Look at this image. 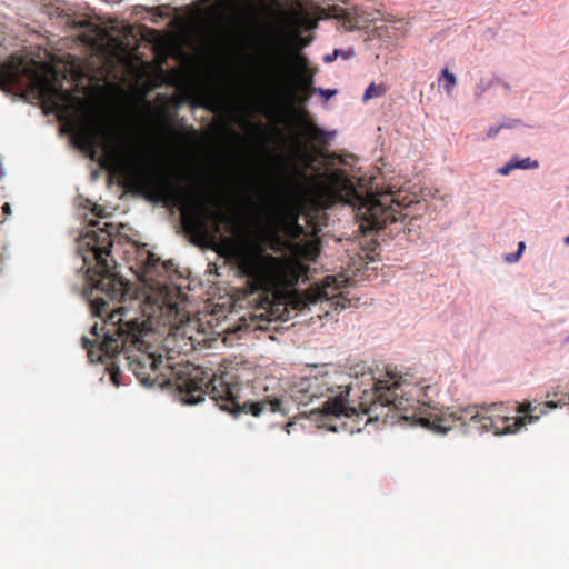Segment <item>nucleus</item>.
<instances>
[{
	"mask_svg": "<svg viewBox=\"0 0 569 569\" xmlns=\"http://www.w3.org/2000/svg\"><path fill=\"white\" fill-rule=\"evenodd\" d=\"M111 247V233L103 228L81 231L73 261H81L78 273L83 272L82 293L97 318L89 336L82 337V348L91 363H107L114 386L121 385L118 366L121 363L143 386L174 388L187 405L199 403L208 395L220 410L233 417H259L266 410L288 413L283 397L254 399V387L242 383L234 375L224 372L207 378L200 367L189 362L171 365L169 359L164 363L161 355L149 351L151 346L146 343L144 336L150 326L137 311L122 305L132 288L108 262Z\"/></svg>",
	"mask_w": 569,
	"mask_h": 569,
	"instance_id": "obj_1",
	"label": "nucleus"
},
{
	"mask_svg": "<svg viewBox=\"0 0 569 569\" xmlns=\"http://www.w3.org/2000/svg\"><path fill=\"white\" fill-rule=\"evenodd\" d=\"M352 381L349 375L340 371H325L318 375L300 378L289 389V397L298 406H318L310 410L319 420L351 418L360 413L368 416V420H378L389 417L399 420H413L420 423H430L428 419L417 418V406L431 407L428 396L430 386L419 387L401 381L396 376L388 375L386 379L377 380L371 392L363 391L360 401L350 399Z\"/></svg>",
	"mask_w": 569,
	"mask_h": 569,
	"instance_id": "obj_2",
	"label": "nucleus"
},
{
	"mask_svg": "<svg viewBox=\"0 0 569 569\" xmlns=\"http://www.w3.org/2000/svg\"><path fill=\"white\" fill-rule=\"evenodd\" d=\"M133 174L140 187L156 200L169 202L181 211L186 232L196 237H206L219 232L222 224L233 232L238 219L227 212L221 202L207 191L200 192L194 187H182L180 179H171L158 171L147 169L140 160L131 159Z\"/></svg>",
	"mask_w": 569,
	"mask_h": 569,
	"instance_id": "obj_3",
	"label": "nucleus"
},
{
	"mask_svg": "<svg viewBox=\"0 0 569 569\" xmlns=\"http://www.w3.org/2000/svg\"><path fill=\"white\" fill-rule=\"evenodd\" d=\"M66 77L48 63H39L12 54L0 64V89L27 90L39 100L44 113L59 121L60 136L71 146V89L63 87Z\"/></svg>",
	"mask_w": 569,
	"mask_h": 569,
	"instance_id": "obj_4",
	"label": "nucleus"
},
{
	"mask_svg": "<svg viewBox=\"0 0 569 569\" xmlns=\"http://www.w3.org/2000/svg\"><path fill=\"white\" fill-rule=\"evenodd\" d=\"M318 188L331 199H340L343 193L349 196V203L353 207L363 233L378 231L389 222L398 221L401 210L407 206L392 190H356L343 169H333L320 174Z\"/></svg>",
	"mask_w": 569,
	"mask_h": 569,
	"instance_id": "obj_5",
	"label": "nucleus"
},
{
	"mask_svg": "<svg viewBox=\"0 0 569 569\" xmlns=\"http://www.w3.org/2000/svg\"><path fill=\"white\" fill-rule=\"evenodd\" d=\"M558 407L553 400L545 402L525 401L518 407L521 417L511 423L510 418L501 415V408L497 405L490 407L467 406L448 408L432 422V429L446 433L459 423L466 432L492 431L495 435L513 433L526 423H533L539 418Z\"/></svg>",
	"mask_w": 569,
	"mask_h": 569,
	"instance_id": "obj_6",
	"label": "nucleus"
},
{
	"mask_svg": "<svg viewBox=\"0 0 569 569\" xmlns=\"http://www.w3.org/2000/svg\"><path fill=\"white\" fill-rule=\"evenodd\" d=\"M288 61H290L295 69L288 100L291 104H297L300 108L295 116L299 132L309 142L326 146L328 143L327 132L315 123L309 112L305 109L317 90L313 84L315 77L319 71L318 67L312 66L309 59L301 52H295L287 57L283 52L272 47L264 63V71L272 78H281L284 76V67Z\"/></svg>",
	"mask_w": 569,
	"mask_h": 569,
	"instance_id": "obj_7",
	"label": "nucleus"
},
{
	"mask_svg": "<svg viewBox=\"0 0 569 569\" xmlns=\"http://www.w3.org/2000/svg\"><path fill=\"white\" fill-rule=\"evenodd\" d=\"M239 269L247 277L251 293L262 291L273 297L295 287L308 273V267L301 261L260 253L244 254L239 261Z\"/></svg>",
	"mask_w": 569,
	"mask_h": 569,
	"instance_id": "obj_8",
	"label": "nucleus"
},
{
	"mask_svg": "<svg viewBox=\"0 0 569 569\" xmlns=\"http://www.w3.org/2000/svg\"><path fill=\"white\" fill-rule=\"evenodd\" d=\"M86 141L92 158L99 157L102 164H118L129 158L128 142L121 130L102 123L89 130Z\"/></svg>",
	"mask_w": 569,
	"mask_h": 569,
	"instance_id": "obj_9",
	"label": "nucleus"
},
{
	"mask_svg": "<svg viewBox=\"0 0 569 569\" xmlns=\"http://www.w3.org/2000/svg\"><path fill=\"white\" fill-rule=\"evenodd\" d=\"M342 283L343 280L337 277H326L321 283L312 284L303 292V305H315L321 301H329L332 299H338L336 305H339V299L341 295L338 291L342 287Z\"/></svg>",
	"mask_w": 569,
	"mask_h": 569,
	"instance_id": "obj_10",
	"label": "nucleus"
},
{
	"mask_svg": "<svg viewBox=\"0 0 569 569\" xmlns=\"http://www.w3.org/2000/svg\"><path fill=\"white\" fill-rule=\"evenodd\" d=\"M271 219L292 240L299 239L305 234V229L298 222V213L295 208L276 207L272 209Z\"/></svg>",
	"mask_w": 569,
	"mask_h": 569,
	"instance_id": "obj_11",
	"label": "nucleus"
},
{
	"mask_svg": "<svg viewBox=\"0 0 569 569\" xmlns=\"http://www.w3.org/2000/svg\"><path fill=\"white\" fill-rule=\"evenodd\" d=\"M73 148L79 147V131H78V120L77 113L79 111L80 98L78 97V81L80 79L81 72L79 67V59L73 56Z\"/></svg>",
	"mask_w": 569,
	"mask_h": 569,
	"instance_id": "obj_12",
	"label": "nucleus"
},
{
	"mask_svg": "<svg viewBox=\"0 0 569 569\" xmlns=\"http://www.w3.org/2000/svg\"><path fill=\"white\" fill-rule=\"evenodd\" d=\"M43 11L50 18H64L66 26L71 27V16L68 13L69 8L66 3L60 2L59 0L56 2H50L43 6Z\"/></svg>",
	"mask_w": 569,
	"mask_h": 569,
	"instance_id": "obj_13",
	"label": "nucleus"
},
{
	"mask_svg": "<svg viewBox=\"0 0 569 569\" xmlns=\"http://www.w3.org/2000/svg\"><path fill=\"white\" fill-rule=\"evenodd\" d=\"M537 167L538 162L531 161L529 157L523 159L512 158L507 164L498 169V172L502 176H508L515 169H529Z\"/></svg>",
	"mask_w": 569,
	"mask_h": 569,
	"instance_id": "obj_14",
	"label": "nucleus"
},
{
	"mask_svg": "<svg viewBox=\"0 0 569 569\" xmlns=\"http://www.w3.org/2000/svg\"><path fill=\"white\" fill-rule=\"evenodd\" d=\"M146 258L143 260L144 273L152 276L156 268L160 264V259L152 252L146 251Z\"/></svg>",
	"mask_w": 569,
	"mask_h": 569,
	"instance_id": "obj_15",
	"label": "nucleus"
},
{
	"mask_svg": "<svg viewBox=\"0 0 569 569\" xmlns=\"http://www.w3.org/2000/svg\"><path fill=\"white\" fill-rule=\"evenodd\" d=\"M386 92L385 88L382 86H377L376 83H371L366 89L362 100L366 102L372 98H379L383 96Z\"/></svg>",
	"mask_w": 569,
	"mask_h": 569,
	"instance_id": "obj_16",
	"label": "nucleus"
},
{
	"mask_svg": "<svg viewBox=\"0 0 569 569\" xmlns=\"http://www.w3.org/2000/svg\"><path fill=\"white\" fill-rule=\"evenodd\" d=\"M353 56H355V51L352 49L348 50V51L335 49L332 53L327 54V56L323 57V61L326 63H330V62L335 61L339 57H342L343 59H349V58H351Z\"/></svg>",
	"mask_w": 569,
	"mask_h": 569,
	"instance_id": "obj_17",
	"label": "nucleus"
},
{
	"mask_svg": "<svg viewBox=\"0 0 569 569\" xmlns=\"http://www.w3.org/2000/svg\"><path fill=\"white\" fill-rule=\"evenodd\" d=\"M443 79L445 83H443V88L446 90L447 93H450L452 91V89L455 88L456 86V77L453 73L449 72L448 69H445L441 73V78L440 80Z\"/></svg>",
	"mask_w": 569,
	"mask_h": 569,
	"instance_id": "obj_18",
	"label": "nucleus"
},
{
	"mask_svg": "<svg viewBox=\"0 0 569 569\" xmlns=\"http://www.w3.org/2000/svg\"><path fill=\"white\" fill-rule=\"evenodd\" d=\"M79 211H81V210L79 209ZM94 211H96V207L90 209V213L93 216V218H90L89 220H87V213H84V212H78L77 216L83 220L82 223L88 222L89 226L96 227L99 224V222L94 219L98 217V214Z\"/></svg>",
	"mask_w": 569,
	"mask_h": 569,
	"instance_id": "obj_19",
	"label": "nucleus"
},
{
	"mask_svg": "<svg viewBox=\"0 0 569 569\" xmlns=\"http://www.w3.org/2000/svg\"><path fill=\"white\" fill-rule=\"evenodd\" d=\"M316 93L320 94L326 100H329L337 94V90L317 88Z\"/></svg>",
	"mask_w": 569,
	"mask_h": 569,
	"instance_id": "obj_20",
	"label": "nucleus"
},
{
	"mask_svg": "<svg viewBox=\"0 0 569 569\" xmlns=\"http://www.w3.org/2000/svg\"><path fill=\"white\" fill-rule=\"evenodd\" d=\"M525 242H519V246H518V251L512 254V257H507V261L508 262H516L518 261V259L520 258V256L522 254L523 250H525Z\"/></svg>",
	"mask_w": 569,
	"mask_h": 569,
	"instance_id": "obj_21",
	"label": "nucleus"
},
{
	"mask_svg": "<svg viewBox=\"0 0 569 569\" xmlns=\"http://www.w3.org/2000/svg\"><path fill=\"white\" fill-rule=\"evenodd\" d=\"M318 247L315 244H311L310 248H308V251L303 253L306 257L312 259L318 253Z\"/></svg>",
	"mask_w": 569,
	"mask_h": 569,
	"instance_id": "obj_22",
	"label": "nucleus"
},
{
	"mask_svg": "<svg viewBox=\"0 0 569 569\" xmlns=\"http://www.w3.org/2000/svg\"><path fill=\"white\" fill-rule=\"evenodd\" d=\"M501 128H502V126L497 127V128L496 127L489 128V130L487 132V137L492 138V137L497 136Z\"/></svg>",
	"mask_w": 569,
	"mask_h": 569,
	"instance_id": "obj_23",
	"label": "nucleus"
},
{
	"mask_svg": "<svg viewBox=\"0 0 569 569\" xmlns=\"http://www.w3.org/2000/svg\"><path fill=\"white\" fill-rule=\"evenodd\" d=\"M2 213L6 214V216H10L11 214V206L9 202H6L3 203L2 206Z\"/></svg>",
	"mask_w": 569,
	"mask_h": 569,
	"instance_id": "obj_24",
	"label": "nucleus"
},
{
	"mask_svg": "<svg viewBox=\"0 0 569 569\" xmlns=\"http://www.w3.org/2000/svg\"><path fill=\"white\" fill-rule=\"evenodd\" d=\"M84 41H86L88 44L92 46V47L98 46V40H97V38H94V37H90V38H88V39H87V40H84Z\"/></svg>",
	"mask_w": 569,
	"mask_h": 569,
	"instance_id": "obj_25",
	"label": "nucleus"
},
{
	"mask_svg": "<svg viewBox=\"0 0 569 569\" xmlns=\"http://www.w3.org/2000/svg\"><path fill=\"white\" fill-rule=\"evenodd\" d=\"M72 23H73V29L82 26V21L81 20H77L74 16H73Z\"/></svg>",
	"mask_w": 569,
	"mask_h": 569,
	"instance_id": "obj_26",
	"label": "nucleus"
},
{
	"mask_svg": "<svg viewBox=\"0 0 569 569\" xmlns=\"http://www.w3.org/2000/svg\"><path fill=\"white\" fill-rule=\"evenodd\" d=\"M563 242L566 246H569V236H567L565 239H563Z\"/></svg>",
	"mask_w": 569,
	"mask_h": 569,
	"instance_id": "obj_27",
	"label": "nucleus"
},
{
	"mask_svg": "<svg viewBox=\"0 0 569 569\" xmlns=\"http://www.w3.org/2000/svg\"><path fill=\"white\" fill-rule=\"evenodd\" d=\"M328 429H330V430H332V431H336V430H337V428H336V427H333V426H328Z\"/></svg>",
	"mask_w": 569,
	"mask_h": 569,
	"instance_id": "obj_28",
	"label": "nucleus"
},
{
	"mask_svg": "<svg viewBox=\"0 0 569 569\" xmlns=\"http://www.w3.org/2000/svg\"><path fill=\"white\" fill-rule=\"evenodd\" d=\"M567 340L569 341V335H568V338H567Z\"/></svg>",
	"mask_w": 569,
	"mask_h": 569,
	"instance_id": "obj_29",
	"label": "nucleus"
}]
</instances>
